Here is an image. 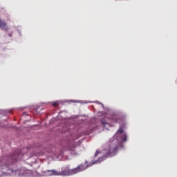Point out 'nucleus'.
I'll use <instances>...</instances> for the list:
<instances>
[{"instance_id": "nucleus-1", "label": "nucleus", "mask_w": 177, "mask_h": 177, "mask_svg": "<svg viewBox=\"0 0 177 177\" xmlns=\"http://www.w3.org/2000/svg\"><path fill=\"white\" fill-rule=\"evenodd\" d=\"M104 150L96 151L94 157H97L98 154H102V158H100L97 160L94 161L91 165H86V163L80 165L75 169H70V166H64L62 168L61 171H57L55 169L46 170L44 172L45 176H70L71 175H75L82 171H85L88 167H91L94 164H98L102 162L104 160H106V157L108 156H114L115 153H117L118 147H120V129H119L113 136V140L108 145Z\"/></svg>"}, {"instance_id": "nucleus-2", "label": "nucleus", "mask_w": 177, "mask_h": 177, "mask_svg": "<svg viewBox=\"0 0 177 177\" xmlns=\"http://www.w3.org/2000/svg\"><path fill=\"white\" fill-rule=\"evenodd\" d=\"M21 154H15L6 158L0 163V176H8V175H17V176H32V171L24 168L15 170L11 169L12 164L16 162L17 158H21Z\"/></svg>"}, {"instance_id": "nucleus-3", "label": "nucleus", "mask_w": 177, "mask_h": 177, "mask_svg": "<svg viewBox=\"0 0 177 177\" xmlns=\"http://www.w3.org/2000/svg\"><path fill=\"white\" fill-rule=\"evenodd\" d=\"M64 151L63 150H61L59 153V151H50L48 154V157H51L52 158H55L56 157V158H58L59 160H60V158H63V154Z\"/></svg>"}, {"instance_id": "nucleus-4", "label": "nucleus", "mask_w": 177, "mask_h": 177, "mask_svg": "<svg viewBox=\"0 0 177 177\" xmlns=\"http://www.w3.org/2000/svg\"><path fill=\"white\" fill-rule=\"evenodd\" d=\"M0 28H1V30H8V26H6V24H5V22L2 21L0 19Z\"/></svg>"}, {"instance_id": "nucleus-5", "label": "nucleus", "mask_w": 177, "mask_h": 177, "mask_svg": "<svg viewBox=\"0 0 177 177\" xmlns=\"http://www.w3.org/2000/svg\"><path fill=\"white\" fill-rule=\"evenodd\" d=\"M69 151H71V154L72 156H75V147H68Z\"/></svg>"}, {"instance_id": "nucleus-6", "label": "nucleus", "mask_w": 177, "mask_h": 177, "mask_svg": "<svg viewBox=\"0 0 177 177\" xmlns=\"http://www.w3.org/2000/svg\"><path fill=\"white\" fill-rule=\"evenodd\" d=\"M53 106H57L59 104V101H56L52 103Z\"/></svg>"}, {"instance_id": "nucleus-7", "label": "nucleus", "mask_w": 177, "mask_h": 177, "mask_svg": "<svg viewBox=\"0 0 177 177\" xmlns=\"http://www.w3.org/2000/svg\"><path fill=\"white\" fill-rule=\"evenodd\" d=\"M102 125H103L104 127H106V125H109V123L104 122H102Z\"/></svg>"}, {"instance_id": "nucleus-8", "label": "nucleus", "mask_w": 177, "mask_h": 177, "mask_svg": "<svg viewBox=\"0 0 177 177\" xmlns=\"http://www.w3.org/2000/svg\"><path fill=\"white\" fill-rule=\"evenodd\" d=\"M73 103H78V101H73Z\"/></svg>"}, {"instance_id": "nucleus-9", "label": "nucleus", "mask_w": 177, "mask_h": 177, "mask_svg": "<svg viewBox=\"0 0 177 177\" xmlns=\"http://www.w3.org/2000/svg\"><path fill=\"white\" fill-rule=\"evenodd\" d=\"M100 104H101V106H102V107H103V104H102V103H100Z\"/></svg>"}, {"instance_id": "nucleus-10", "label": "nucleus", "mask_w": 177, "mask_h": 177, "mask_svg": "<svg viewBox=\"0 0 177 177\" xmlns=\"http://www.w3.org/2000/svg\"><path fill=\"white\" fill-rule=\"evenodd\" d=\"M84 103H88V102H84Z\"/></svg>"}, {"instance_id": "nucleus-11", "label": "nucleus", "mask_w": 177, "mask_h": 177, "mask_svg": "<svg viewBox=\"0 0 177 177\" xmlns=\"http://www.w3.org/2000/svg\"><path fill=\"white\" fill-rule=\"evenodd\" d=\"M116 122H118V120H116Z\"/></svg>"}]
</instances>
